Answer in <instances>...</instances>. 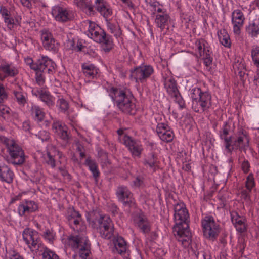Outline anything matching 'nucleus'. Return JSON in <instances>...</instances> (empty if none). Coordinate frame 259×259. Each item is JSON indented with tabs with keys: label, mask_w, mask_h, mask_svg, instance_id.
Masks as SVG:
<instances>
[{
	"label": "nucleus",
	"mask_w": 259,
	"mask_h": 259,
	"mask_svg": "<svg viewBox=\"0 0 259 259\" xmlns=\"http://www.w3.org/2000/svg\"><path fill=\"white\" fill-rule=\"evenodd\" d=\"M14 94L18 104L21 105H24L26 103V99L22 93L21 92L15 91L14 92Z\"/></svg>",
	"instance_id": "nucleus-52"
},
{
	"label": "nucleus",
	"mask_w": 259,
	"mask_h": 259,
	"mask_svg": "<svg viewBox=\"0 0 259 259\" xmlns=\"http://www.w3.org/2000/svg\"><path fill=\"white\" fill-rule=\"evenodd\" d=\"M251 191L247 189L242 190L241 191V197L245 201H249L250 198V192Z\"/></svg>",
	"instance_id": "nucleus-61"
},
{
	"label": "nucleus",
	"mask_w": 259,
	"mask_h": 259,
	"mask_svg": "<svg viewBox=\"0 0 259 259\" xmlns=\"http://www.w3.org/2000/svg\"><path fill=\"white\" fill-rule=\"evenodd\" d=\"M84 165L89 167L90 170L92 173L94 178L97 181L99 176L100 172L98 168V165L95 161L92 159L90 157H88L85 160Z\"/></svg>",
	"instance_id": "nucleus-33"
},
{
	"label": "nucleus",
	"mask_w": 259,
	"mask_h": 259,
	"mask_svg": "<svg viewBox=\"0 0 259 259\" xmlns=\"http://www.w3.org/2000/svg\"><path fill=\"white\" fill-rule=\"evenodd\" d=\"M42 259H59V256L53 251L45 248L42 254Z\"/></svg>",
	"instance_id": "nucleus-47"
},
{
	"label": "nucleus",
	"mask_w": 259,
	"mask_h": 259,
	"mask_svg": "<svg viewBox=\"0 0 259 259\" xmlns=\"http://www.w3.org/2000/svg\"><path fill=\"white\" fill-rule=\"evenodd\" d=\"M81 215L79 212L75 210L74 209H70L68 211L67 219L68 221L76 218L77 217Z\"/></svg>",
	"instance_id": "nucleus-58"
},
{
	"label": "nucleus",
	"mask_w": 259,
	"mask_h": 259,
	"mask_svg": "<svg viewBox=\"0 0 259 259\" xmlns=\"http://www.w3.org/2000/svg\"><path fill=\"white\" fill-rule=\"evenodd\" d=\"M158 163L159 162L157 157L153 153L149 154V155L144 159L143 162V164L145 166H148L153 171H156V168L158 167Z\"/></svg>",
	"instance_id": "nucleus-32"
},
{
	"label": "nucleus",
	"mask_w": 259,
	"mask_h": 259,
	"mask_svg": "<svg viewBox=\"0 0 259 259\" xmlns=\"http://www.w3.org/2000/svg\"><path fill=\"white\" fill-rule=\"evenodd\" d=\"M68 242L74 249H77L78 255H74L73 259H90V243L89 239L85 237L78 235L70 236Z\"/></svg>",
	"instance_id": "nucleus-4"
},
{
	"label": "nucleus",
	"mask_w": 259,
	"mask_h": 259,
	"mask_svg": "<svg viewBox=\"0 0 259 259\" xmlns=\"http://www.w3.org/2000/svg\"><path fill=\"white\" fill-rule=\"evenodd\" d=\"M164 88L171 96L179 92L176 82H164Z\"/></svg>",
	"instance_id": "nucleus-40"
},
{
	"label": "nucleus",
	"mask_w": 259,
	"mask_h": 259,
	"mask_svg": "<svg viewBox=\"0 0 259 259\" xmlns=\"http://www.w3.org/2000/svg\"><path fill=\"white\" fill-rule=\"evenodd\" d=\"M1 140L6 145L10 155L8 162L14 165H22L26 158L22 148L12 139L3 137L1 138Z\"/></svg>",
	"instance_id": "nucleus-3"
},
{
	"label": "nucleus",
	"mask_w": 259,
	"mask_h": 259,
	"mask_svg": "<svg viewBox=\"0 0 259 259\" xmlns=\"http://www.w3.org/2000/svg\"><path fill=\"white\" fill-rule=\"evenodd\" d=\"M174 211L176 225L174 227V229L179 231L180 228H189L190 217L185 204L183 202L177 203L174 206Z\"/></svg>",
	"instance_id": "nucleus-6"
},
{
	"label": "nucleus",
	"mask_w": 259,
	"mask_h": 259,
	"mask_svg": "<svg viewBox=\"0 0 259 259\" xmlns=\"http://www.w3.org/2000/svg\"><path fill=\"white\" fill-rule=\"evenodd\" d=\"M249 139L245 132L240 131L237 134L236 139L231 143L232 151L233 149H239L244 153L249 148Z\"/></svg>",
	"instance_id": "nucleus-11"
},
{
	"label": "nucleus",
	"mask_w": 259,
	"mask_h": 259,
	"mask_svg": "<svg viewBox=\"0 0 259 259\" xmlns=\"http://www.w3.org/2000/svg\"><path fill=\"white\" fill-rule=\"evenodd\" d=\"M95 5L97 11L106 19V20L112 15V10L104 0H96Z\"/></svg>",
	"instance_id": "nucleus-23"
},
{
	"label": "nucleus",
	"mask_w": 259,
	"mask_h": 259,
	"mask_svg": "<svg viewBox=\"0 0 259 259\" xmlns=\"http://www.w3.org/2000/svg\"><path fill=\"white\" fill-rule=\"evenodd\" d=\"M153 73V68L151 66H140L131 72V79H135V81L147 79Z\"/></svg>",
	"instance_id": "nucleus-16"
},
{
	"label": "nucleus",
	"mask_w": 259,
	"mask_h": 259,
	"mask_svg": "<svg viewBox=\"0 0 259 259\" xmlns=\"http://www.w3.org/2000/svg\"><path fill=\"white\" fill-rule=\"evenodd\" d=\"M104 41L102 42H103L104 44V50L106 51H109L113 46V42L111 37L109 36H107L106 34H105V36H104Z\"/></svg>",
	"instance_id": "nucleus-48"
},
{
	"label": "nucleus",
	"mask_w": 259,
	"mask_h": 259,
	"mask_svg": "<svg viewBox=\"0 0 259 259\" xmlns=\"http://www.w3.org/2000/svg\"><path fill=\"white\" fill-rule=\"evenodd\" d=\"M5 258L7 259H23L20 254L13 249H10L6 251Z\"/></svg>",
	"instance_id": "nucleus-50"
},
{
	"label": "nucleus",
	"mask_w": 259,
	"mask_h": 259,
	"mask_svg": "<svg viewBox=\"0 0 259 259\" xmlns=\"http://www.w3.org/2000/svg\"><path fill=\"white\" fill-rule=\"evenodd\" d=\"M230 131V125L227 122H225L223 126L222 130L220 131V137L221 139L224 141L225 149L227 152L231 153V143H232V137H228Z\"/></svg>",
	"instance_id": "nucleus-24"
},
{
	"label": "nucleus",
	"mask_w": 259,
	"mask_h": 259,
	"mask_svg": "<svg viewBox=\"0 0 259 259\" xmlns=\"http://www.w3.org/2000/svg\"><path fill=\"white\" fill-rule=\"evenodd\" d=\"M170 18L167 13L157 14L155 16V23L156 26L163 31L166 27H168Z\"/></svg>",
	"instance_id": "nucleus-26"
},
{
	"label": "nucleus",
	"mask_w": 259,
	"mask_h": 259,
	"mask_svg": "<svg viewBox=\"0 0 259 259\" xmlns=\"http://www.w3.org/2000/svg\"><path fill=\"white\" fill-rule=\"evenodd\" d=\"M82 25L85 29H87L86 34L89 37L91 35H93V32L96 31L97 27H100L95 22H92L89 20H85L83 22Z\"/></svg>",
	"instance_id": "nucleus-38"
},
{
	"label": "nucleus",
	"mask_w": 259,
	"mask_h": 259,
	"mask_svg": "<svg viewBox=\"0 0 259 259\" xmlns=\"http://www.w3.org/2000/svg\"><path fill=\"white\" fill-rule=\"evenodd\" d=\"M14 174L10 168L6 165H0V180L10 184L13 182Z\"/></svg>",
	"instance_id": "nucleus-27"
},
{
	"label": "nucleus",
	"mask_w": 259,
	"mask_h": 259,
	"mask_svg": "<svg viewBox=\"0 0 259 259\" xmlns=\"http://www.w3.org/2000/svg\"><path fill=\"white\" fill-rule=\"evenodd\" d=\"M24 241L32 251H37L41 245L38 233L30 228H26L22 233Z\"/></svg>",
	"instance_id": "nucleus-8"
},
{
	"label": "nucleus",
	"mask_w": 259,
	"mask_h": 259,
	"mask_svg": "<svg viewBox=\"0 0 259 259\" xmlns=\"http://www.w3.org/2000/svg\"><path fill=\"white\" fill-rule=\"evenodd\" d=\"M87 220L93 228L99 231L103 238L110 239L114 235L113 222L108 216L93 211L87 214Z\"/></svg>",
	"instance_id": "nucleus-1"
},
{
	"label": "nucleus",
	"mask_w": 259,
	"mask_h": 259,
	"mask_svg": "<svg viewBox=\"0 0 259 259\" xmlns=\"http://www.w3.org/2000/svg\"><path fill=\"white\" fill-rule=\"evenodd\" d=\"M84 74L89 79H97L99 69L93 64L84 63L82 65Z\"/></svg>",
	"instance_id": "nucleus-28"
},
{
	"label": "nucleus",
	"mask_w": 259,
	"mask_h": 259,
	"mask_svg": "<svg viewBox=\"0 0 259 259\" xmlns=\"http://www.w3.org/2000/svg\"><path fill=\"white\" fill-rule=\"evenodd\" d=\"M37 136L42 141H47L50 138L49 133L45 130L40 131L38 133Z\"/></svg>",
	"instance_id": "nucleus-57"
},
{
	"label": "nucleus",
	"mask_w": 259,
	"mask_h": 259,
	"mask_svg": "<svg viewBox=\"0 0 259 259\" xmlns=\"http://www.w3.org/2000/svg\"><path fill=\"white\" fill-rule=\"evenodd\" d=\"M38 208V205L34 201L25 200L19 205L18 212L20 216H24L36 211Z\"/></svg>",
	"instance_id": "nucleus-19"
},
{
	"label": "nucleus",
	"mask_w": 259,
	"mask_h": 259,
	"mask_svg": "<svg viewBox=\"0 0 259 259\" xmlns=\"http://www.w3.org/2000/svg\"><path fill=\"white\" fill-rule=\"evenodd\" d=\"M96 30L93 32V35H91L89 37L95 42L101 43L104 41V36H105V33L101 27H97Z\"/></svg>",
	"instance_id": "nucleus-39"
},
{
	"label": "nucleus",
	"mask_w": 259,
	"mask_h": 259,
	"mask_svg": "<svg viewBox=\"0 0 259 259\" xmlns=\"http://www.w3.org/2000/svg\"><path fill=\"white\" fill-rule=\"evenodd\" d=\"M0 14L3 20L11 16L10 11L4 6L0 7Z\"/></svg>",
	"instance_id": "nucleus-56"
},
{
	"label": "nucleus",
	"mask_w": 259,
	"mask_h": 259,
	"mask_svg": "<svg viewBox=\"0 0 259 259\" xmlns=\"http://www.w3.org/2000/svg\"><path fill=\"white\" fill-rule=\"evenodd\" d=\"M218 35L220 42L225 47L231 46L230 36L225 29H221L218 31Z\"/></svg>",
	"instance_id": "nucleus-35"
},
{
	"label": "nucleus",
	"mask_w": 259,
	"mask_h": 259,
	"mask_svg": "<svg viewBox=\"0 0 259 259\" xmlns=\"http://www.w3.org/2000/svg\"><path fill=\"white\" fill-rule=\"evenodd\" d=\"M117 197L124 206L135 207V202L133 195L126 187L121 186L118 187L116 192Z\"/></svg>",
	"instance_id": "nucleus-13"
},
{
	"label": "nucleus",
	"mask_w": 259,
	"mask_h": 259,
	"mask_svg": "<svg viewBox=\"0 0 259 259\" xmlns=\"http://www.w3.org/2000/svg\"><path fill=\"white\" fill-rule=\"evenodd\" d=\"M233 224L239 232L242 233L246 231V219L244 217Z\"/></svg>",
	"instance_id": "nucleus-43"
},
{
	"label": "nucleus",
	"mask_w": 259,
	"mask_h": 259,
	"mask_svg": "<svg viewBox=\"0 0 259 259\" xmlns=\"http://www.w3.org/2000/svg\"><path fill=\"white\" fill-rule=\"evenodd\" d=\"M9 113V108L3 105H0V115H4Z\"/></svg>",
	"instance_id": "nucleus-64"
},
{
	"label": "nucleus",
	"mask_w": 259,
	"mask_h": 259,
	"mask_svg": "<svg viewBox=\"0 0 259 259\" xmlns=\"http://www.w3.org/2000/svg\"><path fill=\"white\" fill-rule=\"evenodd\" d=\"M157 133L160 139L165 142H171L174 137V134L166 123H159L156 127Z\"/></svg>",
	"instance_id": "nucleus-17"
},
{
	"label": "nucleus",
	"mask_w": 259,
	"mask_h": 259,
	"mask_svg": "<svg viewBox=\"0 0 259 259\" xmlns=\"http://www.w3.org/2000/svg\"><path fill=\"white\" fill-rule=\"evenodd\" d=\"M55 64L47 56H41L33 65L36 71V81H44L46 74L52 73L55 69Z\"/></svg>",
	"instance_id": "nucleus-5"
},
{
	"label": "nucleus",
	"mask_w": 259,
	"mask_h": 259,
	"mask_svg": "<svg viewBox=\"0 0 259 259\" xmlns=\"http://www.w3.org/2000/svg\"><path fill=\"white\" fill-rule=\"evenodd\" d=\"M203 93V92H202L199 88H192L190 90L191 97L192 100V103H194L195 101H197L199 97L202 95Z\"/></svg>",
	"instance_id": "nucleus-49"
},
{
	"label": "nucleus",
	"mask_w": 259,
	"mask_h": 259,
	"mask_svg": "<svg viewBox=\"0 0 259 259\" xmlns=\"http://www.w3.org/2000/svg\"><path fill=\"white\" fill-rule=\"evenodd\" d=\"M106 25L108 30L112 33L115 37L118 38L121 34V31L118 25L112 23L109 20H106Z\"/></svg>",
	"instance_id": "nucleus-37"
},
{
	"label": "nucleus",
	"mask_w": 259,
	"mask_h": 259,
	"mask_svg": "<svg viewBox=\"0 0 259 259\" xmlns=\"http://www.w3.org/2000/svg\"><path fill=\"white\" fill-rule=\"evenodd\" d=\"M74 4L89 15L94 14V7L91 0H73Z\"/></svg>",
	"instance_id": "nucleus-29"
},
{
	"label": "nucleus",
	"mask_w": 259,
	"mask_h": 259,
	"mask_svg": "<svg viewBox=\"0 0 259 259\" xmlns=\"http://www.w3.org/2000/svg\"><path fill=\"white\" fill-rule=\"evenodd\" d=\"M250 53L253 63L259 68V46H253L251 50Z\"/></svg>",
	"instance_id": "nucleus-41"
},
{
	"label": "nucleus",
	"mask_w": 259,
	"mask_h": 259,
	"mask_svg": "<svg viewBox=\"0 0 259 259\" xmlns=\"http://www.w3.org/2000/svg\"><path fill=\"white\" fill-rule=\"evenodd\" d=\"M0 72L3 73L5 76H14L18 74L19 71L13 64L5 63L0 66Z\"/></svg>",
	"instance_id": "nucleus-30"
},
{
	"label": "nucleus",
	"mask_w": 259,
	"mask_h": 259,
	"mask_svg": "<svg viewBox=\"0 0 259 259\" xmlns=\"http://www.w3.org/2000/svg\"><path fill=\"white\" fill-rule=\"evenodd\" d=\"M110 95L121 111L127 114H134L136 106L134 97L129 90L112 87Z\"/></svg>",
	"instance_id": "nucleus-2"
},
{
	"label": "nucleus",
	"mask_w": 259,
	"mask_h": 259,
	"mask_svg": "<svg viewBox=\"0 0 259 259\" xmlns=\"http://www.w3.org/2000/svg\"><path fill=\"white\" fill-rule=\"evenodd\" d=\"M123 144L128 148L133 157H140L143 147L139 141L134 140L132 137L124 135L123 137Z\"/></svg>",
	"instance_id": "nucleus-15"
},
{
	"label": "nucleus",
	"mask_w": 259,
	"mask_h": 259,
	"mask_svg": "<svg viewBox=\"0 0 259 259\" xmlns=\"http://www.w3.org/2000/svg\"><path fill=\"white\" fill-rule=\"evenodd\" d=\"M3 20L7 28L10 30L13 28L15 26L18 25L20 24L18 18H16L14 19L12 16L6 18Z\"/></svg>",
	"instance_id": "nucleus-42"
},
{
	"label": "nucleus",
	"mask_w": 259,
	"mask_h": 259,
	"mask_svg": "<svg viewBox=\"0 0 259 259\" xmlns=\"http://www.w3.org/2000/svg\"><path fill=\"white\" fill-rule=\"evenodd\" d=\"M174 234L178 242L184 247L188 246L190 241V232L189 228H180L178 231L174 229Z\"/></svg>",
	"instance_id": "nucleus-20"
},
{
	"label": "nucleus",
	"mask_w": 259,
	"mask_h": 259,
	"mask_svg": "<svg viewBox=\"0 0 259 259\" xmlns=\"http://www.w3.org/2000/svg\"><path fill=\"white\" fill-rule=\"evenodd\" d=\"M52 129L62 140L67 142L69 139L68 128L59 121H54L52 124Z\"/></svg>",
	"instance_id": "nucleus-25"
},
{
	"label": "nucleus",
	"mask_w": 259,
	"mask_h": 259,
	"mask_svg": "<svg viewBox=\"0 0 259 259\" xmlns=\"http://www.w3.org/2000/svg\"><path fill=\"white\" fill-rule=\"evenodd\" d=\"M32 93L38 97L48 107H51L54 105V98L46 89L34 88L32 89Z\"/></svg>",
	"instance_id": "nucleus-18"
},
{
	"label": "nucleus",
	"mask_w": 259,
	"mask_h": 259,
	"mask_svg": "<svg viewBox=\"0 0 259 259\" xmlns=\"http://www.w3.org/2000/svg\"><path fill=\"white\" fill-rule=\"evenodd\" d=\"M246 30L248 35L253 38H257L259 35V25L254 22L250 23Z\"/></svg>",
	"instance_id": "nucleus-36"
},
{
	"label": "nucleus",
	"mask_w": 259,
	"mask_h": 259,
	"mask_svg": "<svg viewBox=\"0 0 259 259\" xmlns=\"http://www.w3.org/2000/svg\"><path fill=\"white\" fill-rule=\"evenodd\" d=\"M47 163L50 165L52 168H55L56 166L55 160L50 152L47 153Z\"/></svg>",
	"instance_id": "nucleus-59"
},
{
	"label": "nucleus",
	"mask_w": 259,
	"mask_h": 259,
	"mask_svg": "<svg viewBox=\"0 0 259 259\" xmlns=\"http://www.w3.org/2000/svg\"><path fill=\"white\" fill-rule=\"evenodd\" d=\"M72 49L76 51H81L83 47V46L82 45L81 42L79 41H77L76 44H75V42L73 41L72 42Z\"/></svg>",
	"instance_id": "nucleus-62"
},
{
	"label": "nucleus",
	"mask_w": 259,
	"mask_h": 259,
	"mask_svg": "<svg viewBox=\"0 0 259 259\" xmlns=\"http://www.w3.org/2000/svg\"><path fill=\"white\" fill-rule=\"evenodd\" d=\"M233 68L235 71H238L239 73H241L242 70L245 68L243 59L241 58L236 59L233 64Z\"/></svg>",
	"instance_id": "nucleus-44"
},
{
	"label": "nucleus",
	"mask_w": 259,
	"mask_h": 259,
	"mask_svg": "<svg viewBox=\"0 0 259 259\" xmlns=\"http://www.w3.org/2000/svg\"><path fill=\"white\" fill-rule=\"evenodd\" d=\"M134 224L139 228L144 233H148L150 226L146 217L142 213H138L133 217Z\"/></svg>",
	"instance_id": "nucleus-21"
},
{
	"label": "nucleus",
	"mask_w": 259,
	"mask_h": 259,
	"mask_svg": "<svg viewBox=\"0 0 259 259\" xmlns=\"http://www.w3.org/2000/svg\"><path fill=\"white\" fill-rule=\"evenodd\" d=\"M255 183L253 175V174L250 173L246 178V180L245 182V187L249 191H251L252 189L255 187Z\"/></svg>",
	"instance_id": "nucleus-45"
},
{
	"label": "nucleus",
	"mask_w": 259,
	"mask_h": 259,
	"mask_svg": "<svg viewBox=\"0 0 259 259\" xmlns=\"http://www.w3.org/2000/svg\"><path fill=\"white\" fill-rule=\"evenodd\" d=\"M114 247L120 254L125 253L127 249L126 242L125 240L121 236H117L113 239Z\"/></svg>",
	"instance_id": "nucleus-31"
},
{
	"label": "nucleus",
	"mask_w": 259,
	"mask_h": 259,
	"mask_svg": "<svg viewBox=\"0 0 259 259\" xmlns=\"http://www.w3.org/2000/svg\"><path fill=\"white\" fill-rule=\"evenodd\" d=\"M194 48L196 55L199 57L204 56L205 54L208 55L209 54H211L208 44L204 39L197 40L195 41Z\"/></svg>",
	"instance_id": "nucleus-22"
},
{
	"label": "nucleus",
	"mask_w": 259,
	"mask_h": 259,
	"mask_svg": "<svg viewBox=\"0 0 259 259\" xmlns=\"http://www.w3.org/2000/svg\"><path fill=\"white\" fill-rule=\"evenodd\" d=\"M202 57L203 59V63L205 66L206 67V69L208 70H209L211 68V65H212L213 59L212 57L211 56V54H209L208 55L205 54V56Z\"/></svg>",
	"instance_id": "nucleus-53"
},
{
	"label": "nucleus",
	"mask_w": 259,
	"mask_h": 259,
	"mask_svg": "<svg viewBox=\"0 0 259 259\" xmlns=\"http://www.w3.org/2000/svg\"><path fill=\"white\" fill-rule=\"evenodd\" d=\"M231 220L233 224L236 222L238 220L241 219L243 217L240 216L238 213L236 211H232L230 212Z\"/></svg>",
	"instance_id": "nucleus-60"
},
{
	"label": "nucleus",
	"mask_w": 259,
	"mask_h": 259,
	"mask_svg": "<svg viewBox=\"0 0 259 259\" xmlns=\"http://www.w3.org/2000/svg\"><path fill=\"white\" fill-rule=\"evenodd\" d=\"M31 115L35 121L39 122L44 120L45 113L39 106L33 105L31 108Z\"/></svg>",
	"instance_id": "nucleus-34"
},
{
	"label": "nucleus",
	"mask_w": 259,
	"mask_h": 259,
	"mask_svg": "<svg viewBox=\"0 0 259 259\" xmlns=\"http://www.w3.org/2000/svg\"><path fill=\"white\" fill-rule=\"evenodd\" d=\"M57 106L59 107L60 111L63 112L66 111L68 108V102L63 98H60L57 102Z\"/></svg>",
	"instance_id": "nucleus-51"
},
{
	"label": "nucleus",
	"mask_w": 259,
	"mask_h": 259,
	"mask_svg": "<svg viewBox=\"0 0 259 259\" xmlns=\"http://www.w3.org/2000/svg\"><path fill=\"white\" fill-rule=\"evenodd\" d=\"M40 33L43 47L47 50L56 52L58 49L59 45L52 34L47 29L41 30Z\"/></svg>",
	"instance_id": "nucleus-14"
},
{
	"label": "nucleus",
	"mask_w": 259,
	"mask_h": 259,
	"mask_svg": "<svg viewBox=\"0 0 259 259\" xmlns=\"http://www.w3.org/2000/svg\"><path fill=\"white\" fill-rule=\"evenodd\" d=\"M211 95L208 92H204L197 101L192 103V108L198 113L207 112L211 107Z\"/></svg>",
	"instance_id": "nucleus-9"
},
{
	"label": "nucleus",
	"mask_w": 259,
	"mask_h": 259,
	"mask_svg": "<svg viewBox=\"0 0 259 259\" xmlns=\"http://www.w3.org/2000/svg\"><path fill=\"white\" fill-rule=\"evenodd\" d=\"M43 237L46 240L50 243H52L54 239V235L52 231L48 229L44 232Z\"/></svg>",
	"instance_id": "nucleus-55"
},
{
	"label": "nucleus",
	"mask_w": 259,
	"mask_h": 259,
	"mask_svg": "<svg viewBox=\"0 0 259 259\" xmlns=\"http://www.w3.org/2000/svg\"><path fill=\"white\" fill-rule=\"evenodd\" d=\"M81 221V215L77 217L76 218H74V219L71 220V221H69V223L71 228L75 231L78 232L80 230V223Z\"/></svg>",
	"instance_id": "nucleus-46"
},
{
	"label": "nucleus",
	"mask_w": 259,
	"mask_h": 259,
	"mask_svg": "<svg viewBox=\"0 0 259 259\" xmlns=\"http://www.w3.org/2000/svg\"><path fill=\"white\" fill-rule=\"evenodd\" d=\"M171 97L174 98V101L179 104L181 108H183L184 107L185 105V102L182 96L181 95L180 92L176 94L175 95L172 96Z\"/></svg>",
	"instance_id": "nucleus-54"
},
{
	"label": "nucleus",
	"mask_w": 259,
	"mask_h": 259,
	"mask_svg": "<svg viewBox=\"0 0 259 259\" xmlns=\"http://www.w3.org/2000/svg\"><path fill=\"white\" fill-rule=\"evenodd\" d=\"M203 233L204 236L211 241L217 239L221 228L212 216H206L201 221Z\"/></svg>",
	"instance_id": "nucleus-7"
},
{
	"label": "nucleus",
	"mask_w": 259,
	"mask_h": 259,
	"mask_svg": "<svg viewBox=\"0 0 259 259\" xmlns=\"http://www.w3.org/2000/svg\"><path fill=\"white\" fill-rule=\"evenodd\" d=\"M241 168L244 173H247L249 171L250 164L247 160H244L241 164Z\"/></svg>",
	"instance_id": "nucleus-63"
},
{
	"label": "nucleus",
	"mask_w": 259,
	"mask_h": 259,
	"mask_svg": "<svg viewBox=\"0 0 259 259\" xmlns=\"http://www.w3.org/2000/svg\"><path fill=\"white\" fill-rule=\"evenodd\" d=\"M245 21V17L240 9H235L231 13V23L233 25V31L236 35H239Z\"/></svg>",
	"instance_id": "nucleus-12"
},
{
	"label": "nucleus",
	"mask_w": 259,
	"mask_h": 259,
	"mask_svg": "<svg viewBox=\"0 0 259 259\" xmlns=\"http://www.w3.org/2000/svg\"><path fill=\"white\" fill-rule=\"evenodd\" d=\"M52 14L56 21L60 22L70 21L74 16L72 11L59 6H55L53 7Z\"/></svg>",
	"instance_id": "nucleus-10"
}]
</instances>
